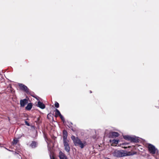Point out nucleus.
Listing matches in <instances>:
<instances>
[{
    "mask_svg": "<svg viewBox=\"0 0 159 159\" xmlns=\"http://www.w3.org/2000/svg\"><path fill=\"white\" fill-rule=\"evenodd\" d=\"M0 76H2V75H1L0 74Z\"/></svg>",
    "mask_w": 159,
    "mask_h": 159,
    "instance_id": "obj_28",
    "label": "nucleus"
},
{
    "mask_svg": "<svg viewBox=\"0 0 159 159\" xmlns=\"http://www.w3.org/2000/svg\"><path fill=\"white\" fill-rule=\"evenodd\" d=\"M115 143H118V141H116V140H115V141L114 142Z\"/></svg>",
    "mask_w": 159,
    "mask_h": 159,
    "instance_id": "obj_22",
    "label": "nucleus"
},
{
    "mask_svg": "<svg viewBox=\"0 0 159 159\" xmlns=\"http://www.w3.org/2000/svg\"><path fill=\"white\" fill-rule=\"evenodd\" d=\"M148 148L149 153L152 154H155L158 151L155 147L150 143L148 144Z\"/></svg>",
    "mask_w": 159,
    "mask_h": 159,
    "instance_id": "obj_3",
    "label": "nucleus"
},
{
    "mask_svg": "<svg viewBox=\"0 0 159 159\" xmlns=\"http://www.w3.org/2000/svg\"><path fill=\"white\" fill-rule=\"evenodd\" d=\"M107 159H110L109 158H107Z\"/></svg>",
    "mask_w": 159,
    "mask_h": 159,
    "instance_id": "obj_26",
    "label": "nucleus"
},
{
    "mask_svg": "<svg viewBox=\"0 0 159 159\" xmlns=\"http://www.w3.org/2000/svg\"><path fill=\"white\" fill-rule=\"evenodd\" d=\"M31 95L32 96H33V97H34V98H35V97H34V96L33 95Z\"/></svg>",
    "mask_w": 159,
    "mask_h": 159,
    "instance_id": "obj_24",
    "label": "nucleus"
},
{
    "mask_svg": "<svg viewBox=\"0 0 159 159\" xmlns=\"http://www.w3.org/2000/svg\"><path fill=\"white\" fill-rule=\"evenodd\" d=\"M55 117H57L58 116H60L61 115L60 111L57 109H56L55 110Z\"/></svg>",
    "mask_w": 159,
    "mask_h": 159,
    "instance_id": "obj_15",
    "label": "nucleus"
},
{
    "mask_svg": "<svg viewBox=\"0 0 159 159\" xmlns=\"http://www.w3.org/2000/svg\"><path fill=\"white\" fill-rule=\"evenodd\" d=\"M136 152H126L124 151V157L133 155L136 154Z\"/></svg>",
    "mask_w": 159,
    "mask_h": 159,
    "instance_id": "obj_11",
    "label": "nucleus"
},
{
    "mask_svg": "<svg viewBox=\"0 0 159 159\" xmlns=\"http://www.w3.org/2000/svg\"><path fill=\"white\" fill-rule=\"evenodd\" d=\"M50 156H51L50 155ZM50 158H51V159H54V157H50Z\"/></svg>",
    "mask_w": 159,
    "mask_h": 159,
    "instance_id": "obj_23",
    "label": "nucleus"
},
{
    "mask_svg": "<svg viewBox=\"0 0 159 159\" xmlns=\"http://www.w3.org/2000/svg\"><path fill=\"white\" fill-rule=\"evenodd\" d=\"M111 136L112 138H115L119 136V134L116 132H112L111 133Z\"/></svg>",
    "mask_w": 159,
    "mask_h": 159,
    "instance_id": "obj_13",
    "label": "nucleus"
},
{
    "mask_svg": "<svg viewBox=\"0 0 159 159\" xmlns=\"http://www.w3.org/2000/svg\"><path fill=\"white\" fill-rule=\"evenodd\" d=\"M59 157L60 159H68L65 154L61 151L59 152Z\"/></svg>",
    "mask_w": 159,
    "mask_h": 159,
    "instance_id": "obj_8",
    "label": "nucleus"
},
{
    "mask_svg": "<svg viewBox=\"0 0 159 159\" xmlns=\"http://www.w3.org/2000/svg\"><path fill=\"white\" fill-rule=\"evenodd\" d=\"M37 106L42 109H44L45 107V105L40 101L38 102Z\"/></svg>",
    "mask_w": 159,
    "mask_h": 159,
    "instance_id": "obj_12",
    "label": "nucleus"
},
{
    "mask_svg": "<svg viewBox=\"0 0 159 159\" xmlns=\"http://www.w3.org/2000/svg\"><path fill=\"white\" fill-rule=\"evenodd\" d=\"M55 106L57 108H58L59 107V103L57 102H56L55 103Z\"/></svg>",
    "mask_w": 159,
    "mask_h": 159,
    "instance_id": "obj_18",
    "label": "nucleus"
},
{
    "mask_svg": "<svg viewBox=\"0 0 159 159\" xmlns=\"http://www.w3.org/2000/svg\"><path fill=\"white\" fill-rule=\"evenodd\" d=\"M59 116L60 117L61 120L63 121V122H64V121H65V119H64V117H63V116L61 115H60V116Z\"/></svg>",
    "mask_w": 159,
    "mask_h": 159,
    "instance_id": "obj_19",
    "label": "nucleus"
},
{
    "mask_svg": "<svg viewBox=\"0 0 159 159\" xmlns=\"http://www.w3.org/2000/svg\"><path fill=\"white\" fill-rule=\"evenodd\" d=\"M72 123L71 122L68 123V124L67 125L68 127L71 129L73 131H74V130L73 128V127L72 126Z\"/></svg>",
    "mask_w": 159,
    "mask_h": 159,
    "instance_id": "obj_16",
    "label": "nucleus"
},
{
    "mask_svg": "<svg viewBox=\"0 0 159 159\" xmlns=\"http://www.w3.org/2000/svg\"><path fill=\"white\" fill-rule=\"evenodd\" d=\"M75 146H79L81 148H83L86 145V142L84 141L82 142L81 140L78 137H76V139L73 142Z\"/></svg>",
    "mask_w": 159,
    "mask_h": 159,
    "instance_id": "obj_2",
    "label": "nucleus"
},
{
    "mask_svg": "<svg viewBox=\"0 0 159 159\" xmlns=\"http://www.w3.org/2000/svg\"><path fill=\"white\" fill-rule=\"evenodd\" d=\"M38 143L37 142L33 141L29 145V147L32 148H34L38 146Z\"/></svg>",
    "mask_w": 159,
    "mask_h": 159,
    "instance_id": "obj_10",
    "label": "nucleus"
},
{
    "mask_svg": "<svg viewBox=\"0 0 159 159\" xmlns=\"http://www.w3.org/2000/svg\"><path fill=\"white\" fill-rule=\"evenodd\" d=\"M69 141H63V144L65 150L68 153L69 152L70 148L69 144Z\"/></svg>",
    "mask_w": 159,
    "mask_h": 159,
    "instance_id": "obj_6",
    "label": "nucleus"
},
{
    "mask_svg": "<svg viewBox=\"0 0 159 159\" xmlns=\"http://www.w3.org/2000/svg\"><path fill=\"white\" fill-rule=\"evenodd\" d=\"M71 139L74 142L76 139V137L75 138V136L72 135L71 137Z\"/></svg>",
    "mask_w": 159,
    "mask_h": 159,
    "instance_id": "obj_20",
    "label": "nucleus"
},
{
    "mask_svg": "<svg viewBox=\"0 0 159 159\" xmlns=\"http://www.w3.org/2000/svg\"><path fill=\"white\" fill-rule=\"evenodd\" d=\"M125 148H127V147H125Z\"/></svg>",
    "mask_w": 159,
    "mask_h": 159,
    "instance_id": "obj_25",
    "label": "nucleus"
},
{
    "mask_svg": "<svg viewBox=\"0 0 159 159\" xmlns=\"http://www.w3.org/2000/svg\"><path fill=\"white\" fill-rule=\"evenodd\" d=\"M63 141H69L67 139V137L68 136V133L66 130H64L63 131Z\"/></svg>",
    "mask_w": 159,
    "mask_h": 159,
    "instance_id": "obj_9",
    "label": "nucleus"
},
{
    "mask_svg": "<svg viewBox=\"0 0 159 159\" xmlns=\"http://www.w3.org/2000/svg\"><path fill=\"white\" fill-rule=\"evenodd\" d=\"M28 102V101L26 99L21 100L20 101V106L21 107H24Z\"/></svg>",
    "mask_w": 159,
    "mask_h": 159,
    "instance_id": "obj_7",
    "label": "nucleus"
},
{
    "mask_svg": "<svg viewBox=\"0 0 159 159\" xmlns=\"http://www.w3.org/2000/svg\"><path fill=\"white\" fill-rule=\"evenodd\" d=\"M113 155L115 157H124V151L116 150L112 153Z\"/></svg>",
    "mask_w": 159,
    "mask_h": 159,
    "instance_id": "obj_4",
    "label": "nucleus"
},
{
    "mask_svg": "<svg viewBox=\"0 0 159 159\" xmlns=\"http://www.w3.org/2000/svg\"><path fill=\"white\" fill-rule=\"evenodd\" d=\"M123 138L124 139L130 141L131 142L138 143L139 142L138 137L135 136H131L129 135H125L123 136Z\"/></svg>",
    "mask_w": 159,
    "mask_h": 159,
    "instance_id": "obj_1",
    "label": "nucleus"
},
{
    "mask_svg": "<svg viewBox=\"0 0 159 159\" xmlns=\"http://www.w3.org/2000/svg\"><path fill=\"white\" fill-rule=\"evenodd\" d=\"M18 84L19 87L21 90L25 92L27 94H30V92L29 91V90L26 86L21 83H19Z\"/></svg>",
    "mask_w": 159,
    "mask_h": 159,
    "instance_id": "obj_5",
    "label": "nucleus"
},
{
    "mask_svg": "<svg viewBox=\"0 0 159 159\" xmlns=\"http://www.w3.org/2000/svg\"><path fill=\"white\" fill-rule=\"evenodd\" d=\"M32 107V104L31 103H29L28 104L27 106L25 107V109L27 110H30L31 109Z\"/></svg>",
    "mask_w": 159,
    "mask_h": 159,
    "instance_id": "obj_14",
    "label": "nucleus"
},
{
    "mask_svg": "<svg viewBox=\"0 0 159 159\" xmlns=\"http://www.w3.org/2000/svg\"><path fill=\"white\" fill-rule=\"evenodd\" d=\"M18 142V139L15 138L14 139L13 141L12 142L13 144H16Z\"/></svg>",
    "mask_w": 159,
    "mask_h": 159,
    "instance_id": "obj_17",
    "label": "nucleus"
},
{
    "mask_svg": "<svg viewBox=\"0 0 159 159\" xmlns=\"http://www.w3.org/2000/svg\"><path fill=\"white\" fill-rule=\"evenodd\" d=\"M90 93H92V92H91V91H90Z\"/></svg>",
    "mask_w": 159,
    "mask_h": 159,
    "instance_id": "obj_27",
    "label": "nucleus"
},
{
    "mask_svg": "<svg viewBox=\"0 0 159 159\" xmlns=\"http://www.w3.org/2000/svg\"><path fill=\"white\" fill-rule=\"evenodd\" d=\"M25 123H26V125H28V126H29L30 125L29 124V123H28V122L27 121H25Z\"/></svg>",
    "mask_w": 159,
    "mask_h": 159,
    "instance_id": "obj_21",
    "label": "nucleus"
}]
</instances>
